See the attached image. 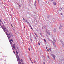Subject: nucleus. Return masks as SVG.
Segmentation results:
<instances>
[{
    "instance_id": "obj_10",
    "label": "nucleus",
    "mask_w": 64,
    "mask_h": 64,
    "mask_svg": "<svg viewBox=\"0 0 64 64\" xmlns=\"http://www.w3.org/2000/svg\"><path fill=\"white\" fill-rule=\"evenodd\" d=\"M53 43H55V42H56V40H55L54 39H53Z\"/></svg>"
},
{
    "instance_id": "obj_57",
    "label": "nucleus",
    "mask_w": 64,
    "mask_h": 64,
    "mask_svg": "<svg viewBox=\"0 0 64 64\" xmlns=\"http://www.w3.org/2000/svg\"><path fill=\"white\" fill-rule=\"evenodd\" d=\"M29 26H31V25H30V24H29Z\"/></svg>"
},
{
    "instance_id": "obj_59",
    "label": "nucleus",
    "mask_w": 64,
    "mask_h": 64,
    "mask_svg": "<svg viewBox=\"0 0 64 64\" xmlns=\"http://www.w3.org/2000/svg\"><path fill=\"white\" fill-rule=\"evenodd\" d=\"M46 49H47V47H46Z\"/></svg>"
},
{
    "instance_id": "obj_39",
    "label": "nucleus",
    "mask_w": 64,
    "mask_h": 64,
    "mask_svg": "<svg viewBox=\"0 0 64 64\" xmlns=\"http://www.w3.org/2000/svg\"><path fill=\"white\" fill-rule=\"evenodd\" d=\"M61 15H63V14H62V13H61Z\"/></svg>"
},
{
    "instance_id": "obj_53",
    "label": "nucleus",
    "mask_w": 64,
    "mask_h": 64,
    "mask_svg": "<svg viewBox=\"0 0 64 64\" xmlns=\"http://www.w3.org/2000/svg\"><path fill=\"white\" fill-rule=\"evenodd\" d=\"M31 61V62H32V63H33V62H32V61Z\"/></svg>"
},
{
    "instance_id": "obj_60",
    "label": "nucleus",
    "mask_w": 64,
    "mask_h": 64,
    "mask_svg": "<svg viewBox=\"0 0 64 64\" xmlns=\"http://www.w3.org/2000/svg\"><path fill=\"white\" fill-rule=\"evenodd\" d=\"M24 29H26V28H25V26L24 27Z\"/></svg>"
},
{
    "instance_id": "obj_48",
    "label": "nucleus",
    "mask_w": 64,
    "mask_h": 64,
    "mask_svg": "<svg viewBox=\"0 0 64 64\" xmlns=\"http://www.w3.org/2000/svg\"><path fill=\"white\" fill-rule=\"evenodd\" d=\"M12 50L13 51H15V50H14V49L13 48H12Z\"/></svg>"
},
{
    "instance_id": "obj_20",
    "label": "nucleus",
    "mask_w": 64,
    "mask_h": 64,
    "mask_svg": "<svg viewBox=\"0 0 64 64\" xmlns=\"http://www.w3.org/2000/svg\"><path fill=\"white\" fill-rule=\"evenodd\" d=\"M62 10V8H60L59 10V11H61Z\"/></svg>"
},
{
    "instance_id": "obj_30",
    "label": "nucleus",
    "mask_w": 64,
    "mask_h": 64,
    "mask_svg": "<svg viewBox=\"0 0 64 64\" xmlns=\"http://www.w3.org/2000/svg\"><path fill=\"white\" fill-rule=\"evenodd\" d=\"M34 39L35 40H37V38L36 37H35Z\"/></svg>"
},
{
    "instance_id": "obj_3",
    "label": "nucleus",
    "mask_w": 64,
    "mask_h": 64,
    "mask_svg": "<svg viewBox=\"0 0 64 64\" xmlns=\"http://www.w3.org/2000/svg\"><path fill=\"white\" fill-rule=\"evenodd\" d=\"M18 54H16V57L17 58V59H18V58H19V56H18Z\"/></svg>"
},
{
    "instance_id": "obj_56",
    "label": "nucleus",
    "mask_w": 64,
    "mask_h": 64,
    "mask_svg": "<svg viewBox=\"0 0 64 64\" xmlns=\"http://www.w3.org/2000/svg\"><path fill=\"white\" fill-rule=\"evenodd\" d=\"M23 19H24V20H25V19L24 18H23Z\"/></svg>"
},
{
    "instance_id": "obj_8",
    "label": "nucleus",
    "mask_w": 64,
    "mask_h": 64,
    "mask_svg": "<svg viewBox=\"0 0 64 64\" xmlns=\"http://www.w3.org/2000/svg\"><path fill=\"white\" fill-rule=\"evenodd\" d=\"M34 6H36V5L37 4H36V1H35V2H34Z\"/></svg>"
},
{
    "instance_id": "obj_31",
    "label": "nucleus",
    "mask_w": 64,
    "mask_h": 64,
    "mask_svg": "<svg viewBox=\"0 0 64 64\" xmlns=\"http://www.w3.org/2000/svg\"><path fill=\"white\" fill-rule=\"evenodd\" d=\"M50 51H52V50H51V48H50Z\"/></svg>"
},
{
    "instance_id": "obj_47",
    "label": "nucleus",
    "mask_w": 64,
    "mask_h": 64,
    "mask_svg": "<svg viewBox=\"0 0 64 64\" xmlns=\"http://www.w3.org/2000/svg\"><path fill=\"white\" fill-rule=\"evenodd\" d=\"M31 28L32 30H33V28Z\"/></svg>"
},
{
    "instance_id": "obj_63",
    "label": "nucleus",
    "mask_w": 64,
    "mask_h": 64,
    "mask_svg": "<svg viewBox=\"0 0 64 64\" xmlns=\"http://www.w3.org/2000/svg\"><path fill=\"white\" fill-rule=\"evenodd\" d=\"M4 29H5V26H4Z\"/></svg>"
},
{
    "instance_id": "obj_7",
    "label": "nucleus",
    "mask_w": 64,
    "mask_h": 64,
    "mask_svg": "<svg viewBox=\"0 0 64 64\" xmlns=\"http://www.w3.org/2000/svg\"><path fill=\"white\" fill-rule=\"evenodd\" d=\"M46 32L48 34V35H50V32H49V30H48V31H46Z\"/></svg>"
},
{
    "instance_id": "obj_6",
    "label": "nucleus",
    "mask_w": 64,
    "mask_h": 64,
    "mask_svg": "<svg viewBox=\"0 0 64 64\" xmlns=\"http://www.w3.org/2000/svg\"><path fill=\"white\" fill-rule=\"evenodd\" d=\"M7 36L8 39V40H9V39H10V36H9V34H8V35H7Z\"/></svg>"
},
{
    "instance_id": "obj_54",
    "label": "nucleus",
    "mask_w": 64,
    "mask_h": 64,
    "mask_svg": "<svg viewBox=\"0 0 64 64\" xmlns=\"http://www.w3.org/2000/svg\"><path fill=\"white\" fill-rule=\"evenodd\" d=\"M42 30H43V28H42Z\"/></svg>"
},
{
    "instance_id": "obj_45",
    "label": "nucleus",
    "mask_w": 64,
    "mask_h": 64,
    "mask_svg": "<svg viewBox=\"0 0 64 64\" xmlns=\"http://www.w3.org/2000/svg\"><path fill=\"white\" fill-rule=\"evenodd\" d=\"M1 22H2V24H3V25H4V24H3V23L2 22V21H1Z\"/></svg>"
},
{
    "instance_id": "obj_25",
    "label": "nucleus",
    "mask_w": 64,
    "mask_h": 64,
    "mask_svg": "<svg viewBox=\"0 0 64 64\" xmlns=\"http://www.w3.org/2000/svg\"><path fill=\"white\" fill-rule=\"evenodd\" d=\"M40 35L41 36H42V34H40Z\"/></svg>"
},
{
    "instance_id": "obj_26",
    "label": "nucleus",
    "mask_w": 64,
    "mask_h": 64,
    "mask_svg": "<svg viewBox=\"0 0 64 64\" xmlns=\"http://www.w3.org/2000/svg\"><path fill=\"white\" fill-rule=\"evenodd\" d=\"M21 59V61L22 63H23V60L22 59Z\"/></svg>"
},
{
    "instance_id": "obj_35",
    "label": "nucleus",
    "mask_w": 64,
    "mask_h": 64,
    "mask_svg": "<svg viewBox=\"0 0 64 64\" xmlns=\"http://www.w3.org/2000/svg\"><path fill=\"white\" fill-rule=\"evenodd\" d=\"M44 42L46 41V40H45V39H44Z\"/></svg>"
},
{
    "instance_id": "obj_43",
    "label": "nucleus",
    "mask_w": 64,
    "mask_h": 64,
    "mask_svg": "<svg viewBox=\"0 0 64 64\" xmlns=\"http://www.w3.org/2000/svg\"><path fill=\"white\" fill-rule=\"evenodd\" d=\"M31 0H28V1L29 2H30V1H31Z\"/></svg>"
},
{
    "instance_id": "obj_58",
    "label": "nucleus",
    "mask_w": 64,
    "mask_h": 64,
    "mask_svg": "<svg viewBox=\"0 0 64 64\" xmlns=\"http://www.w3.org/2000/svg\"><path fill=\"white\" fill-rule=\"evenodd\" d=\"M17 48L18 49V50L19 49V48H18V47Z\"/></svg>"
},
{
    "instance_id": "obj_19",
    "label": "nucleus",
    "mask_w": 64,
    "mask_h": 64,
    "mask_svg": "<svg viewBox=\"0 0 64 64\" xmlns=\"http://www.w3.org/2000/svg\"><path fill=\"white\" fill-rule=\"evenodd\" d=\"M50 18V16H47V18Z\"/></svg>"
},
{
    "instance_id": "obj_28",
    "label": "nucleus",
    "mask_w": 64,
    "mask_h": 64,
    "mask_svg": "<svg viewBox=\"0 0 64 64\" xmlns=\"http://www.w3.org/2000/svg\"><path fill=\"white\" fill-rule=\"evenodd\" d=\"M11 26L12 27V28H13L14 27H13V26L12 25V24H11Z\"/></svg>"
},
{
    "instance_id": "obj_22",
    "label": "nucleus",
    "mask_w": 64,
    "mask_h": 64,
    "mask_svg": "<svg viewBox=\"0 0 64 64\" xmlns=\"http://www.w3.org/2000/svg\"><path fill=\"white\" fill-rule=\"evenodd\" d=\"M11 41H12V42H13V43H14V41H13V40H12V39H11Z\"/></svg>"
},
{
    "instance_id": "obj_12",
    "label": "nucleus",
    "mask_w": 64,
    "mask_h": 64,
    "mask_svg": "<svg viewBox=\"0 0 64 64\" xmlns=\"http://www.w3.org/2000/svg\"><path fill=\"white\" fill-rule=\"evenodd\" d=\"M36 35V37L37 38H38V35L37 34H36V33H34Z\"/></svg>"
},
{
    "instance_id": "obj_5",
    "label": "nucleus",
    "mask_w": 64,
    "mask_h": 64,
    "mask_svg": "<svg viewBox=\"0 0 64 64\" xmlns=\"http://www.w3.org/2000/svg\"><path fill=\"white\" fill-rule=\"evenodd\" d=\"M10 42V44H11V45H13V44L12 43V42H11V39H10L9 40ZM12 43V44H11Z\"/></svg>"
},
{
    "instance_id": "obj_29",
    "label": "nucleus",
    "mask_w": 64,
    "mask_h": 64,
    "mask_svg": "<svg viewBox=\"0 0 64 64\" xmlns=\"http://www.w3.org/2000/svg\"><path fill=\"white\" fill-rule=\"evenodd\" d=\"M55 46V47H56V44H55V45H54V46Z\"/></svg>"
},
{
    "instance_id": "obj_42",
    "label": "nucleus",
    "mask_w": 64,
    "mask_h": 64,
    "mask_svg": "<svg viewBox=\"0 0 64 64\" xmlns=\"http://www.w3.org/2000/svg\"><path fill=\"white\" fill-rule=\"evenodd\" d=\"M14 45V46H15V44H13Z\"/></svg>"
},
{
    "instance_id": "obj_51",
    "label": "nucleus",
    "mask_w": 64,
    "mask_h": 64,
    "mask_svg": "<svg viewBox=\"0 0 64 64\" xmlns=\"http://www.w3.org/2000/svg\"><path fill=\"white\" fill-rule=\"evenodd\" d=\"M44 42L46 44V42Z\"/></svg>"
},
{
    "instance_id": "obj_62",
    "label": "nucleus",
    "mask_w": 64,
    "mask_h": 64,
    "mask_svg": "<svg viewBox=\"0 0 64 64\" xmlns=\"http://www.w3.org/2000/svg\"><path fill=\"white\" fill-rule=\"evenodd\" d=\"M30 27L31 28H32L31 26H30Z\"/></svg>"
},
{
    "instance_id": "obj_13",
    "label": "nucleus",
    "mask_w": 64,
    "mask_h": 64,
    "mask_svg": "<svg viewBox=\"0 0 64 64\" xmlns=\"http://www.w3.org/2000/svg\"><path fill=\"white\" fill-rule=\"evenodd\" d=\"M60 42L62 43V44H64V42H63L62 41V40H60Z\"/></svg>"
},
{
    "instance_id": "obj_36",
    "label": "nucleus",
    "mask_w": 64,
    "mask_h": 64,
    "mask_svg": "<svg viewBox=\"0 0 64 64\" xmlns=\"http://www.w3.org/2000/svg\"><path fill=\"white\" fill-rule=\"evenodd\" d=\"M48 52H49V51H50V50H49L48 49Z\"/></svg>"
},
{
    "instance_id": "obj_2",
    "label": "nucleus",
    "mask_w": 64,
    "mask_h": 64,
    "mask_svg": "<svg viewBox=\"0 0 64 64\" xmlns=\"http://www.w3.org/2000/svg\"><path fill=\"white\" fill-rule=\"evenodd\" d=\"M9 35L10 37H13V35H12V33H11V32H10L9 33Z\"/></svg>"
},
{
    "instance_id": "obj_32",
    "label": "nucleus",
    "mask_w": 64,
    "mask_h": 64,
    "mask_svg": "<svg viewBox=\"0 0 64 64\" xmlns=\"http://www.w3.org/2000/svg\"><path fill=\"white\" fill-rule=\"evenodd\" d=\"M30 40L31 41V42H32V38H30Z\"/></svg>"
},
{
    "instance_id": "obj_16",
    "label": "nucleus",
    "mask_w": 64,
    "mask_h": 64,
    "mask_svg": "<svg viewBox=\"0 0 64 64\" xmlns=\"http://www.w3.org/2000/svg\"><path fill=\"white\" fill-rule=\"evenodd\" d=\"M62 27V25H60V29H61Z\"/></svg>"
},
{
    "instance_id": "obj_52",
    "label": "nucleus",
    "mask_w": 64,
    "mask_h": 64,
    "mask_svg": "<svg viewBox=\"0 0 64 64\" xmlns=\"http://www.w3.org/2000/svg\"><path fill=\"white\" fill-rule=\"evenodd\" d=\"M7 32H9V31H8V30H7Z\"/></svg>"
},
{
    "instance_id": "obj_61",
    "label": "nucleus",
    "mask_w": 64,
    "mask_h": 64,
    "mask_svg": "<svg viewBox=\"0 0 64 64\" xmlns=\"http://www.w3.org/2000/svg\"><path fill=\"white\" fill-rule=\"evenodd\" d=\"M34 63H36V62L35 61H34Z\"/></svg>"
},
{
    "instance_id": "obj_34",
    "label": "nucleus",
    "mask_w": 64,
    "mask_h": 64,
    "mask_svg": "<svg viewBox=\"0 0 64 64\" xmlns=\"http://www.w3.org/2000/svg\"><path fill=\"white\" fill-rule=\"evenodd\" d=\"M13 52L14 53V54H15V51H13Z\"/></svg>"
},
{
    "instance_id": "obj_49",
    "label": "nucleus",
    "mask_w": 64,
    "mask_h": 64,
    "mask_svg": "<svg viewBox=\"0 0 64 64\" xmlns=\"http://www.w3.org/2000/svg\"><path fill=\"white\" fill-rule=\"evenodd\" d=\"M38 0V1L39 4V3H39V0Z\"/></svg>"
},
{
    "instance_id": "obj_9",
    "label": "nucleus",
    "mask_w": 64,
    "mask_h": 64,
    "mask_svg": "<svg viewBox=\"0 0 64 64\" xmlns=\"http://www.w3.org/2000/svg\"><path fill=\"white\" fill-rule=\"evenodd\" d=\"M13 48L14 49V50H15L16 49V50L17 51V50L16 49V46H13Z\"/></svg>"
},
{
    "instance_id": "obj_23",
    "label": "nucleus",
    "mask_w": 64,
    "mask_h": 64,
    "mask_svg": "<svg viewBox=\"0 0 64 64\" xmlns=\"http://www.w3.org/2000/svg\"><path fill=\"white\" fill-rule=\"evenodd\" d=\"M18 63H19L20 64H22V62H19Z\"/></svg>"
},
{
    "instance_id": "obj_64",
    "label": "nucleus",
    "mask_w": 64,
    "mask_h": 64,
    "mask_svg": "<svg viewBox=\"0 0 64 64\" xmlns=\"http://www.w3.org/2000/svg\"><path fill=\"white\" fill-rule=\"evenodd\" d=\"M22 64H24V63H22Z\"/></svg>"
},
{
    "instance_id": "obj_27",
    "label": "nucleus",
    "mask_w": 64,
    "mask_h": 64,
    "mask_svg": "<svg viewBox=\"0 0 64 64\" xmlns=\"http://www.w3.org/2000/svg\"><path fill=\"white\" fill-rule=\"evenodd\" d=\"M50 1L51 2H53V1H54V0H50Z\"/></svg>"
},
{
    "instance_id": "obj_37",
    "label": "nucleus",
    "mask_w": 64,
    "mask_h": 64,
    "mask_svg": "<svg viewBox=\"0 0 64 64\" xmlns=\"http://www.w3.org/2000/svg\"><path fill=\"white\" fill-rule=\"evenodd\" d=\"M4 31V32H6V30H5V29L3 30Z\"/></svg>"
},
{
    "instance_id": "obj_50",
    "label": "nucleus",
    "mask_w": 64,
    "mask_h": 64,
    "mask_svg": "<svg viewBox=\"0 0 64 64\" xmlns=\"http://www.w3.org/2000/svg\"><path fill=\"white\" fill-rule=\"evenodd\" d=\"M6 35H7H7H8V33H6Z\"/></svg>"
},
{
    "instance_id": "obj_46",
    "label": "nucleus",
    "mask_w": 64,
    "mask_h": 64,
    "mask_svg": "<svg viewBox=\"0 0 64 64\" xmlns=\"http://www.w3.org/2000/svg\"><path fill=\"white\" fill-rule=\"evenodd\" d=\"M1 19H0V23H1Z\"/></svg>"
},
{
    "instance_id": "obj_4",
    "label": "nucleus",
    "mask_w": 64,
    "mask_h": 64,
    "mask_svg": "<svg viewBox=\"0 0 64 64\" xmlns=\"http://www.w3.org/2000/svg\"><path fill=\"white\" fill-rule=\"evenodd\" d=\"M17 59L18 60H19V62H20V61H21V60L19 58H17Z\"/></svg>"
},
{
    "instance_id": "obj_33",
    "label": "nucleus",
    "mask_w": 64,
    "mask_h": 64,
    "mask_svg": "<svg viewBox=\"0 0 64 64\" xmlns=\"http://www.w3.org/2000/svg\"><path fill=\"white\" fill-rule=\"evenodd\" d=\"M30 58V61H32V60H31V58Z\"/></svg>"
},
{
    "instance_id": "obj_1",
    "label": "nucleus",
    "mask_w": 64,
    "mask_h": 64,
    "mask_svg": "<svg viewBox=\"0 0 64 64\" xmlns=\"http://www.w3.org/2000/svg\"><path fill=\"white\" fill-rule=\"evenodd\" d=\"M52 57L53 58V59L55 60V56H54V54H52Z\"/></svg>"
},
{
    "instance_id": "obj_55",
    "label": "nucleus",
    "mask_w": 64,
    "mask_h": 64,
    "mask_svg": "<svg viewBox=\"0 0 64 64\" xmlns=\"http://www.w3.org/2000/svg\"><path fill=\"white\" fill-rule=\"evenodd\" d=\"M2 29H4V28H3V27H2Z\"/></svg>"
},
{
    "instance_id": "obj_14",
    "label": "nucleus",
    "mask_w": 64,
    "mask_h": 64,
    "mask_svg": "<svg viewBox=\"0 0 64 64\" xmlns=\"http://www.w3.org/2000/svg\"><path fill=\"white\" fill-rule=\"evenodd\" d=\"M53 4L54 5H56V4L55 2H53Z\"/></svg>"
},
{
    "instance_id": "obj_21",
    "label": "nucleus",
    "mask_w": 64,
    "mask_h": 64,
    "mask_svg": "<svg viewBox=\"0 0 64 64\" xmlns=\"http://www.w3.org/2000/svg\"><path fill=\"white\" fill-rule=\"evenodd\" d=\"M16 54H18V52L16 51Z\"/></svg>"
},
{
    "instance_id": "obj_38",
    "label": "nucleus",
    "mask_w": 64,
    "mask_h": 64,
    "mask_svg": "<svg viewBox=\"0 0 64 64\" xmlns=\"http://www.w3.org/2000/svg\"><path fill=\"white\" fill-rule=\"evenodd\" d=\"M19 6L20 7H21V5L20 4H19Z\"/></svg>"
},
{
    "instance_id": "obj_15",
    "label": "nucleus",
    "mask_w": 64,
    "mask_h": 64,
    "mask_svg": "<svg viewBox=\"0 0 64 64\" xmlns=\"http://www.w3.org/2000/svg\"><path fill=\"white\" fill-rule=\"evenodd\" d=\"M45 29H46V27L45 26H44L43 27Z\"/></svg>"
},
{
    "instance_id": "obj_11",
    "label": "nucleus",
    "mask_w": 64,
    "mask_h": 64,
    "mask_svg": "<svg viewBox=\"0 0 64 64\" xmlns=\"http://www.w3.org/2000/svg\"><path fill=\"white\" fill-rule=\"evenodd\" d=\"M56 29H54V33H56Z\"/></svg>"
},
{
    "instance_id": "obj_17",
    "label": "nucleus",
    "mask_w": 64,
    "mask_h": 64,
    "mask_svg": "<svg viewBox=\"0 0 64 64\" xmlns=\"http://www.w3.org/2000/svg\"><path fill=\"white\" fill-rule=\"evenodd\" d=\"M26 22L27 23H28V24H30L29 23V22H28V20H26Z\"/></svg>"
},
{
    "instance_id": "obj_44",
    "label": "nucleus",
    "mask_w": 64,
    "mask_h": 64,
    "mask_svg": "<svg viewBox=\"0 0 64 64\" xmlns=\"http://www.w3.org/2000/svg\"><path fill=\"white\" fill-rule=\"evenodd\" d=\"M6 30L7 31V28H5Z\"/></svg>"
},
{
    "instance_id": "obj_18",
    "label": "nucleus",
    "mask_w": 64,
    "mask_h": 64,
    "mask_svg": "<svg viewBox=\"0 0 64 64\" xmlns=\"http://www.w3.org/2000/svg\"><path fill=\"white\" fill-rule=\"evenodd\" d=\"M62 46L63 47H64V44H62Z\"/></svg>"
},
{
    "instance_id": "obj_40",
    "label": "nucleus",
    "mask_w": 64,
    "mask_h": 64,
    "mask_svg": "<svg viewBox=\"0 0 64 64\" xmlns=\"http://www.w3.org/2000/svg\"><path fill=\"white\" fill-rule=\"evenodd\" d=\"M53 45H54H54H55V44H54V43H53Z\"/></svg>"
},
{
    "instance_id": "obj_24",
    "label": "nucleus",
    "mask_w": 64,
    "mask_h": 64,
    "mask_svg": "<svg viewBox=\"0 0 64 64\" xmlns=\"http://www.w3.org/2000/svg\"><path fill=\"white\" fill-rule=\"evenodd\" d=\"M38 44L39 45H41L40 43L39 42H38Z\"/></svg>"
},
{
    "instance_id": "obj_41",
    "label": "nucleus",
    "mask_w": 64,
    "mask_h": 64,
    "mask_svg": "<svg viewBox=\"0 0 64 64\" xmlns=\"http://www.w3.org/2000/svg\"><path fill=\"white\" fill-rule=\"evenodd\" d=\"M28 50L30 52V48H29Z\"/></svg>"
}]
</instances>
